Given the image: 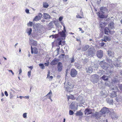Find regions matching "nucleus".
I'll return each mask as SVG.
<instances>
[{
  "label": "nucleus",
  "instance_id": "nucleus-1",
  "mask_svg": "<svg viewBox=\"0 0 122 122\" xmlns=\"http://www.w3.org/2000/svg\"><path fill=\"white\" fill-rule=\"evenodd\" d=\"M100 9V10L97 13V14L100 18H104L105 17L104 14L107 11V10L106 7H101Z\"/></svg>",
  "mask_w": 122,
  "mask_h": 122
},
{
  "label": "nucleus",
  "instance_id": "nucleus-2",
  "mask_svg": "<svg viewBox=\"0 0 122 122\" xmlns=\"http://www.w3.org/2000/svg\"><path fill=\"white\" fill-rule=\"evenodd\" d=\"M95 49L93 47H90L86 52V55L87 56H92L95 54Z\"/></svg>",
  "mask_w": 122,
  "mask_h": 122
},
{
  "label": "nucleus",
  "instance_id": "nucleus-3",
  "mask_svg": "<svg viewBox=\"0 0 122 122\" xmlns=\"http://www.w3.org/2000/svg\"><path fill=\"white\" fill-rule=\"evenodd\" d=\"M64 85L65 86L64 87L67 91L70 92L72 91V89L73 87V85H71L69 82H68L67 83H65Z\"/></svg>",
  "mask_w": 122,
  "mask_h": 122
},
{
  "label": "nucleus",
  "instance_id": "nucleus-4",
  "mask_svg": "<svg viewBox=\"0 0 122 122\" xmlns=\"http://www.w3.org/2000/svg\"><path fill=\"white\" fill-rule=\"evenodd\" d=\"M91 81L94 83H97L98 81L97 79L99 78V76L97 74L92 75L91 76Z\"/></svg>",
  "mask_w": 122,
  "mask_h": 122
},
{
  "label": "nucleus",
  "instance_id": "nucleus-5",
  "mask_svg": "<svg viewBox=\"0 0 122 122\" xmlns=\"http://www.w3.org/2000/svg\"><path fill=\"white\" fill-rule=\"evenodd\" d=\"M100 65L104 69H107L109 67L108 64L103 61L100 63Z\"/></svg>",
  "mask_w": 122,
  "mask_h": 122
},
{
  "label": "nucleus",
  "instance_id": "nucleus-6",
  "mask_svg": "<svg viewBox=\"0 0 122 122\" xmlns=\"http://www.w3.org/2000/svg\"><path fill=\"white\" fill-rule=\"evenodd\" d=\"M77 74V71L75 69H72L70 72L71 76L73 77H74L76 76Z\"/></svg>",
  "mask_w": 122,
  "mask_h": 122
},
{
  "label": "nucleus",
  "instance_id": "nucleus-7",
  "mask_svg": "<svg viewBox=\"0 0 122 122\" xmlns=\"http://www.w3.org/2000/svg\"><path fill=\"white\" fill-rule=\"evenodd\" d=\"M103 52L102 51L100 50L97 51V56L98 58H102L103 56Z\"/></svg>",
  "mask_w": 122,
  "mask_h": 122
},
{
  "label": "nucleus",
  "instance_id": "nucleus-8",
  "mask_svg": "<svg viewBox=\"0 0 122 122\" xmlns=\"http://www.w3.org/2000/svg\"><path fill=\"white\" fill-rule=\"evenodd\" d=\"M110 29L108 27H106L105 28L104 30V32L105 34H106L109 35V33L112 34L113 33H114L115 32L114 31H111L110 30Z\"/></svg>",
  "mask_w": 122,
  "mask_h": 122
},
{
  "label": "nucleus",
  "instance_id": "nucleus-9",
  "mask_svg": "<svg viewBox=\"0 0 122 122\" xmlns=\"http://www.w3.org/2000/svg\"><path fill=\"white\" fill-rule=\"evenodd\" d=\"M101 112L103 114H105L109 112L108 108L106 107H103L101 110Z\"/></svg>",
  "mask_w": 122,
  "mask_h": 122
},
{
  "label": "nucleus",
  "instance_id": "nucleus-10",
  "mask_svg": "<svg viewBox=\"0 0 122 122\" xmlns=\"http://www.w3.org/2000/svg\"><path fill=\"white\" fill-rule=\"evenodd\" d=\"M42 16V15L41 13H39L38 16H36L34 19L33 20H35L36 21L39 20L41 19Z\"/></svg>",
  "mask_w": 122,
  "mask_h": 122
},
{
  "label": "nucleus",
  "instance_id": "nucleus-11",
  "mask_svg": "<svg viewBox=\"0 0 122 122\" xmlns=\"http://www.w3.org/2000/svg\"><path fill=\"white\" fill-rule=\"evenodd\" d=\"M63 66L61 62L58 63L57 65L58 70L59 71H61L62 69Z\"/></svg>",
  "mask_w": 122,
  "mask_h": 122
},
{
  "label": "nucleus",
  "instance_id": "nucleus-12",
  "mask_svg": "<svg viewBox=\"0 0 122 122\" xmlns=\"http://www.w3.org/2000/svg\"><path fill=\"white\" fill-rule=\"evenodd\" d=\"M85 114L88 115L92 113V110L91 109H86L84 111Z\"/></svg>",
  "mask_w": 122,
  "mask_h": 122
},
{
  "label": "nucleus",
  "instance_id": "nucleus-13",
  "mask_svg": "<svg viewBox=\"0 0 122 122\" xmlns=\"http://www.w3.org/2000/svg\"><path fill=\"white\" fill-rule=\"evenodd\" d=\"M114 24L113 22H111L108 25V27L110 30L113 29L114 28Z\"/></svg>",
  "mask_w": 122,
  "mask_h": 122
},
{
  "label": "nucleus",
  "instance_id": "nucleus-14",
  "mask_svg": "<svg viewBox=\"0 0 122 122\" xmlns=\"http://www.w3.org/2000/svg\"><path fill=\"white\" fill-rule=\"evenodd\" d=\"M75 102H73L70 105L69 107L71 109H75L76 110L77 109V108H76L75 107Z\"/></svg>",
  "mask_w": 122,
  "mask_h": 122
},
{
  "label": "nucleus",
  "instance_id": "nucleus-15",
  "mask_svg": "<svg viewBox=\"0 0 122 122\" xmlns=\"http://www.w3.org/2000/svg\"><path fill=\"white\" fill-rule=\"evenodd\" d=\"M43 15V17L45 19L48 20L51 18L50 16L48 14L44 13Z\"/></svg>",
  "mask_w": 122,
  "mask_h": 122
},
{
  "label": "nucleus",
  "instance_id": "nucleus-16",
  "mask_svg": "<svg viewBox=\"0 0 122 122\" xmlns=\"http://www.w3.org/2000/svg\"><path fill=\"white\" fill-rule=\"evenodd\" d=\"M59 60L58 59H55L53 60L51 62L50 64L51 65H55L56 64L58 61Z\"/></svg>",
  "mask_w": 122,
  "mask_h": 122
},
{
  "label": "nucleus",
  "instance_id": "nucleus-17",
  "mask_svg": "<svg viewBox=\"0 0 122 122\" xmlns=\"http://www.w3.org/2000/svg\"><path fill=\"white\" fill-rule=\"evenodd\" d=\"M32 31V29L31 28H27L25 31V33H27L28 36H30Z\"/></svg>",
  "mask_w": 122,
  "mask_h": 122
},
{
  "label": "nucleus",
  "instance_id": "nucleus-18",
  "mask_svg": "<svg viewBox=\"0 0 122 122\" xmlns=\"http://www.w3.org/2000/svg\"><path fill=\"white\" fill-rule=\"evenodd\" d=\"M86 72L91 73L92 72V69L91 67H90L86 69Z\"/></svg>",
  "mask_w": 122,
  "mask_h": 122
},
{
  "label": "nucleus",
  "instance_id": "nucleus-19",
  "mask_svg": "<svg viewBox=\"0 0 122 122\" xmlns=\"http://www.w3.org/2000/svg\"><path fill=\"white\" fill-rule=\"evenodd\" d=\"M107 102L110 104H112L113 103V101L112 99H110L108 98L106 99Z\"/></svg>",
  "mask_w": 122,
  "mask_h": 122
},
{
  "label": "nucleus",
  "instance_id": "nucleus-20",
  "mask_svg": "<svg viewBox=\"0 0 122 122\" xmlns=\"http://www.w3.org/2000/svg\"><path fill=\"white\" fill-rule=\"evenodd\" d=\"M106 60L107 62L108 63V64L109 65V66H112V62L111 59H109L107 58L106 59Z\"/></svg>",
  "mask_w": 122,
  "mask_h": 122
},
{
  "label": "nucleus",
  "instance_id": "nucleus-21",
  "mask_svg": "<svg viewBox=\"0 0 122 122\" xmlns=\"http://www.w3.org/2000/svg\"><path fill=\"white\" fill-rule=\"evenodd\" d=\"M76 116H82L83 115V113L80 110L77 111L76 113Z\"/></svg>",
  "mask_w": 122,
  "mask_h": 122
},
{
  "label": "nucleus",
  "instance_id": "nucleus-22",
  "mask_svg": "<svg viewBox=\"0 0 122 122\" xmlns=\"http://www.w3.org/2000/svg\"><path fill=\"white\" fill-rule=\"evenodd\" d=\"M89 46L88 45H86L85 46L83 47L82 48V51H85L86 50L88 49L89 48Z\"/></svg>",
  "mask_w": 122,
  "mask_h": 122
},
{
  "label": "nucleus",
  "instance_id": "nucleus-23",
  "mask_svg": "<svg viewBox=\"0 0 122 122\" xmlns=\"http://www.w3.org/2000/svg\"><path fill=\"white\" fill-rule=\"evenodd\" d=\"M108 54L109 56L110 57H113L114 56V52L111 51H108Z\"/></svg>",
  "mask_w": 122,
  "mask_h": 122
},
{
  "label": "nucleus",
  "instance_id": "nucleus-24",
  "mask_svg": "<svg viewBox=\"0 0 122 122\" xmlns=\"http://www.w3.org/2000/svg\"><path fill=\"white\" fill-rule=\"evenodd\" d=\"M101 78L104 81H107L108 80V77L104 75H103Z\"/></svg>",
  "mask_w": 122,
  "mask_h": 122
},
{
  "label": "nucleus",
  "instance_id": "nucleus-25",
  "mask_svg": "<svg viewBox=\"0 0 122 122\" xmlns=\"http://www.w3.org/2000/svg\"><path fill=\"white\" fill-rule=\"evenodd\" d=\"M104 39H106V41H110L111 40V39L110 37L108 36H104Z\"/></svg>",
  "mask_w": 122,
  "mask_h": 122
},
{
  "label": "nucleus",
  "instance_id": "nucleus-26",
  "mask_svg": "<svg viewBox=\"0 0 122 122\" xmlns=\"http://www.w3.org/2000/svg\"><path fill=\"white\" fill-rule=\"evenodd\" d=\"M33 53L35 54H37L38 53V51L36 47H34L33 48Z\"/></svg>",
  "mask_w": 122,
  "mask_h": 122
},
{
  "label": "nucleus",
  "instance_id": "nucleus-27",
  "mask_svg": "<svg viewBox=\"0 0 122 122\" xmlns=\"http://www.w3.org/2000/svg\"><path fill=\"white\" fill-rule=\"evenodd\" d=\"M60 34L61 36L62 37H64L66 36V34L63 32L62 31L60 32Z\"/></svg>",
  "mask_w": 122,
  "mask_h": 122
},
{
  "label": "nucleus",
  "instance_id": "nucleus-28",
  "mask_svg": "<svg viewBox=\"0 0 122 122\" xmlns=\"http://www.w3.org/2000/svg\"><path fill=\"white\" fill-rule=\"evenodd\" d=\"M110 115H111L112 118H113L114 117L116 116V114L115 113L114 111L110 112Z\"/></svg>",
  "mask_w": 122,
  "mask_h": 122
},
{
  "label": "nucleus",
  "instance_id": "nucleus-29",
  "mask_svg": "<svg viewBox=\"0 0 122 122\" xmlns=\"http://www.w3.org/2000/svg\"><path fill=\"white\" fill-rule=\"evenodd\" d=\"M49 6L48 3L46 2H44L43 3V6L45 8H47Z\"/></svg>",
  "mask_w": 122,
  "mask_h": 122
},
{
  "label": "nucleus",
  "instance_id": "nucleus-30",
  "mask_svg": "<svg viewBox=\"0 0 122 122\" xmlns=\"http://www.w3.org/2000/svg\"><path fill=\"white\" fill-rule=\"evenodd\" d=\"M116 96L117 95L116 94V92H113L111 94V96L112 98L116 97Z\"/></svg>",
  "mask_w": 122,
  "mask_h": 122
},
{
  "label": "nucleus",
  "instance_id": "nucleus-31",
  "mask_svg": "<svg viewBox=\"0 0 122 122\" xmlns=\"http://www.w3.org/2000/svg\"><path fill=\"white\" fill-rule=\"evenodd\" d=\"M39 65L40 67V68L42 69H44L45 68V66L43 64H40Z\"/></svg>",
  "mask_w": 122,
  "mask_h": 122
},
{
  "label": "nucleus",
  "instance_id": "nucleus-32",
  "mask_svg": "<svg viewBox=\"0 0 122 122\" xmlns=\"http://www.w3.org/2000/svg\"><path fill=\"white\" fill-rule=\"evenodd\" d=\"M112 90H114L115 91L114 92H117L118 90V89L117 87L116 86L114 88H112Z\"/></svg>",
  "mask_w": 122,
  "mask_h": 122
},
{
  "label": "nucleus",
  "instance_id": "nucleus-33",
  "mask_svg": "<svg viewBox=\"0 0 122 122\" xmlns=\"http://www.w3.org/2000/svg\"><path fill=\"white\" fill-rule=\"evenodd\" d=\"M58 35L56 34V35H52L51 36H50L49 37L50 38H51V37H52V38H56L57 37H58Z\"/></svg>",
  "mask_w": 122,
  "mask_h": 122
},
{
  "label": "nucleus",
  "instance_id": "nucleus-34",
  "mask_svg": "<svg viewBox=\"0 0 122 122\" xmlns=\"http://www.w3.org/2000/svg\"><path fill=\"white\" fill-rule=\"evenodd\" d=\"M32 22L31 21L29 22L27 24V25L28 26H32Z\"/></svg>",
  "mask_w": 122,
  "mask_h": 122
},
{
  "label": "nucleus",
  "instance_id": "nucleus-35",
  "mask_svg": "<svg viewBox=\"0 0 122 122\" xmlns=\"http://www.w3.org/2000/svg\"><path fill=\"white\" fill-rule=\"evenodd\" d=\"M57 41H59V42L58 43V45L59 46L60 45H61V40L60 39H57Z\"/></svg>",
  "mask_w": 122,
  "mask_h": 122
},
{
  "label": "nucleus",
  "instance_id": "nucleus-36",
  "mask_svg": "<svg viewBox=\"0 0 122 122\" xmlns=\"http://www.w3.org/2000/svg\"><path fill=\"white\" fill-rule=\"evenodd\" d=\"M105 72L103 71H101V72L99 74V75L101 76L102 75H104L103 74H104Z\"/></svg>",
  "mask_w": 122,
  "mask_h": 122
},
{
  "label": "nucleus",
  "instance_id": "nucleus-37",
  "mask_svg": "<svg viewBox=\"0 0 122 122\" xmlns=\"http://www.w3.org/2000/svg\"><path fill=\"white\" fill-rule=\"evenodd\" d=\"M69 113L70 115H72L74 114V112L72 110H70L69 112Z\"/></svg>",
  "mask_w": 122,
  "mask_h": 122
},
{
  "label": "nucleus",
  "instance_id": "nucleus-38",
  "mask_svg": "<svg viewBox=\"0 0 122 122\" xmlns=\"http://www.w3.org/2000/svg\"><path fill=\"white\" fill-rule=\"evenodd\" d=\"M98 112H96L94 114V116L95 117H98Z\"/></svg>",
  "mask_w": 122,
  "mask_h": 122
},
{
  "label": "nucleus",
  "instance_id": "nucleus-39",
  "mask_svg": "<svg viewBox=\"0 0 122 122\" xmlns=\"http://www.w3.org/2000/svg\"><path fill=\"white\" fill-rule=\"evenodd\" d=\"M117 81H118L117 80L115 79H114L112 80V83H113V84H114V83H117Z\"/></svg>",
  "mask_w": 122,
  "mask_h": 122
},
{
  "label": "nucleus",
  "instance_id": "nucleus-40",
  "mask_svg": "<svg viewBox=\"0 0 122 122\" xmlns=\"http://www.w3.org/2000/svg\"><path fill=\"white\" fill-rule=\"evenodd\" d=\"M27 113H25L23 114V116L24 118H26L27 117Z\"/></svg>",
  "mask_w": 122,
  "mask_h": 122
},
{
  "label": "nucleus",
  "instance_id": "nucleus-41",
  "mask_svg": "<svg viewBox=\"0 0 122 122\" xmlns=\"http://www.w3.org/2000/svg\"><path fill=\"white\" fill-rule=\"evenodd\" d=\"M114 65L115 66L117 67H119L120 66V65L118 64L116 62H114Z\"/></svg>",
  "mask_w": 122,
  "mask_h": 122
},
{
  "label": "nucleus",
  "instance_id": "nucleus-42",
  "mask_svg": "<svg viewBox=\"0 0 122 122\" xmlns=\"http://www.w3.org/2000/svg\"><path fill=\"white\" fill-rule=\"evenodd\" d=\"M74 58V56H73L72 57V59L71 61V63H73L74 62V61H75Z\"/></svg>",
  "mask_w": 122,
  "mask_h": 122
},
{
  "label": "nucleus",
  "instance_id": "nucleus-43",
  "mask_svg": "<svg viewBox=\"0 0 122 122\" xmlns=\"http://www.w3.org/2000/svg\"><path fill=\"white\" fill-rule=\"evenodd\" d=\"M31 71H29L28 72V75L29 78L30 77L31 75Z\"/></svg>",
  "mask_w": 122,
  "mask_h": 122
},
{
  "label": "nucleus",
  "instance_id": "nucleus-44",
  "mask_svg": "<svg viewBox=\"0 0 122 122\" xmlns=\"http://www.w3.org/2000/svg\"><path fill=\"white\" fill-rule=\"evenodd\" d=\"M94 66L96 69H97L98 68V65L95 64Z\"/></svg>",
  "mask_w": 122,
  "mask_h": 122
},
{
  "label": "nucleus",
  "instance_id": "nucleus-45",
  "mask_svg": "<svg viewBox=\"0 0 122 122\" xmlns=\"http://www.w3.org/2000/svg\"><path fill=\"white\" fill-rule=\"evenodd\" d=\"M69 97H70V99H75L74 96L73 95H71L69 96Z\"/></svg>",
  "mask_w": 122,
  "mask_h": 122
},
{
  "label": "nucleus",
  "instance_id": "nucleus-46",
  "mask_svg": "<svg viewBox=\"0 0 122 122\" xmlns=\"http://www.w3.org/2000/svg\"><path fill=\"white\" fill-rule=\"evenodd\" d=\"M105 44V43L104 42H102L100 43V45L101 47H103Z\"/></svg>",
  "mask_w": 122,
  "mask_h": 122
},
{
  "label": "nucleus",
  "instance_id": "nucleus-47",
  "mask_svg": "<svg viewBox=\"0 0 122 122\" xmlns=\"http://www.w3.org/2000/svg\"><path fill=\"white\" fill-rule=\"evenodd\" d=\"M63 19V17H62L61 16L59 17V20L60 21H61Z\"/></svg>",
  "mask_w": 122,
  "mask_h": 122
},
{
  "label": "nucleus",
  "instance_id": "nucleus-48",
  "mask_svg": "<svg viewBox=\"0 0 122 122\" xmlns=\"http://www.w3.org/2000/svg\"><path fill=\"white\" fill-rule=\"evenodd\" d=\"M47 78L49 79L50 80H51L52 79V78H53V77L52 76H49V78Z\"/></svg>",
  "mask_w": 122,
  "mask_h": 122
},
{
  "label": "nucleus",
  "instance_id": "nucleus-49",
  "mask_svg": "<svg viewBox=\"0 0 122 122\" xmlns=\"http://www.w3.org/2000/svg\"><path fill=\"white\" fill-rule=\"evenodd\" d=\"M120 76L122 78V70H120Z\"/></svg>",
  "mask_w": 122,
  "mask_h": 122
},
{
  "label": "nucleus",
  "instance_id": "nucleus-50",
  "mask_svg": "<svg viewBox=\"0 0 122 122\" xmlns=\"http://www.w3.org/2000/svg\"><path fill=\"white\" fill-rule=\"evenodd\" d=\"M25 11L26 13H27V14L29 13V9H26L25 10Z\"/></svg>",
  "mask_w": 122,
  "mask_h": 122
},
{
  "label": "nucleus",
  "instance_id": "nucleus-51",
  "mask_svg": "<svg viewBox=\"0 0 122 122\" xmlns=\"http://www.w3.org/2000/svg\"><path fill=\"white\" fill-rule=\"evenodd\" d=\"M79 29L80 31H81V32L82 33H83L84 32V31L83 30H82V29L81 28H79Z\"/></svg>",
  "mask_w": 122,
  "mask_h": 122
},
{
  "label": "nucleus",
  "instance_id": "nucleus-52",
  "mask_svg": "<svg viewBox=\"0 0 122 122\" xmlns=\"http://www.w3.org/2000/svg\"><path fill=\"white\" fill-rule=\"evenodd\" d=\"M5 96L6 97H7L8 96V93H7V92L6 91H5Z\"/></svg>",
  "mask_w": 122,
  "mask_h": 122
},
{
  "label": "nucleus",
  "instance_id": "nucleus-53",
  "mask_svg": "<svg viewBox=\"0 0 122 122\" xmlns=\"http://www.w3.org/2000/svg\"><path fill=\"white\" fill-rule=\"evenodd\" d=\"M60 49V46H59L57 48L56 50L57 51V53L59 51V50Z\"/></svg>",
  "mask_w": 122,
  "mask_h": 122
},
{
  "label": "nucleus",
  "instance_id": "nucleus-54",
  "mask_svg": "<svg viewBox=\"0 0 122 122\" xmlns=\"http://www.w3.org/2000/svg\"><path fill=\"white\" fill-rule=\"evenodd\" d=\"M19 74L20 75L21 73L22 72V70L21 68H20V69L19 70Z\"/></svg>",
  "mask_w": 122,
  "mask_h": 122
},
{
  "label": "nucleus",
  "instance_id": "nucleus-55",
  "mask_svg": "<svg viewBox=\"0 0 122 122\" xmlns=\"http://www.w3.org/2000/svg\"><path fill=\"white\" fill-rule=\"evenodd\" d=\"M33 48H32V46H31V53L33 54Z\"/></svg>",
  "mask_w": 122,
  "mask_h": 122
},
{
  "label": "nucleus",
  "instance_id": "nucleus-56",
  "mask_svg": "<svg viewBox=\"0 0 122 122\" xmlns=\"http://www.w3.org/2000/svg\"><path fill=\"white\" fill-rule=\"evenodd\" d=\"M76 17L77 18H82L80 16V15H77L76 16Z\"/></svg>",
  "mask_w": 122,
  "mask_h": 122
},
{
  "label": "nucleus",
  "instance_id": "nucleus-57",
  "mask_svg": "<svg viewBox=\"0 0 122 122\" xmlns=\"http://www.w3.org/2000/svg\"><path fill=\"white\" fill-rule=\"evenodd\" d=\"M9 72H10L12 73V75H13L14 74V73L13 72V71L11 70H9Z\"/></svg>",
  "mask_w": 122,
  "mask_h": 122
},
{
  "label": "nucleus",
  "instance_id": "nucleus-58",
  "mask_svg": "<svg viewBox=\"0 0 122 122\" xmlns=\"http://www.w3.org/2000/svg\"><path fill=\"white\" fill-rule=\"evenodd\" d=\"M50 72L49 71L48 72V74L47 75V78H49V76L50 75Z\"/></svg>",
  "mask_w": 122,
  "mask_h": 122
},
{
  "label": "nucleus",
  "instance_id": "nucleus-59",
  "mask_svg": "<svg viewBox=\"0 0 122 122\" xmlns=\"http://www.w3.org/2000/svg\"><path fill=\"white\" fill-rule=\"evenodd\" d=\"M44 64L46 66H48L49 65V63H45Z\"/></svg>",
  "mask_w": 122,
  "mask_h": 122
},
{
  "label": "nucleus",
  "instance_id": "nucleus-60",
  "mask_svg": "<svg viewBox=\"0 0 122 122\" xmlns=\"http://www.w3.org/2000/svg\"><path fill=\"white\" fill-rule=\"evenodd\" d=\"M52 93L51 92V91L50 90V92L47 94V95H49V94H52Z\"/></svg>",
  "mask_w": 122,
  "mask_h": 122
},
{
  "label": "nucleus",
  "instance_id": "nucleus-61",
  "mask_svg": "<svg viewBox=\"0 0 122 122\" xmlns=\"http://www.w3.org/2000/svg\"><path fill=\"white\" fill-rule=\"evenodd\" d=\"M119 87L121 90L122 91V85H121L120 86H119Z\"/></svg>",
  "mask_w": 122,
  "mask_h": 122
},
{
  "label": "nucleus",
  "instance_id": "nucleus-62",
  "mask_svg": "<svg viewBox=\"0 0 122 122\" xmlns=\"http://www.w3.org/2000/svg\"><path fill=\"white\" fill-rule=\"evenodd\" d=\"M49 98L51 100V101L52 102L53 101L52 100L51 98V96H50L49 97Z\"/></svg>",
  "mask_w": 122,
  "mask_h": 122
},
{
  "label": "nucleus",
  "instance_id": "nucleus-63",
  "mask_svg": "<svg viewBox=\"0 0 122 122\" xmlns=\"http://www.w3.org/2000/svg\"><path fill=\"white\" fill-rule=\"evenodd\" d=\"M66 76L67 74V73L68 72V69H67L66 70Z\"/></svg>",
  "mask_w": 122,
  "mask_h": 122
},
{
  "label": "nucleus",
  "instance_id": "nucleus-64",
  "mask_svg": "<svg viewBox=\"0 0 122 122\" xmlns=\"http://www.w3.org/2000/svg\"><path fill=\"white\" fill-rule=\"evenodd\" d=\"M24 97L26 99H28L29 98V97L28 96H25Z\"/></svg>",
  "mask_w": 122,
  "mask_h": 122
}]
</instances>
